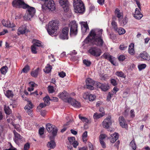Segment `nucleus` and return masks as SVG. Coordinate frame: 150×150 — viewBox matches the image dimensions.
<instances>
[{"label":"nucleus","instance_id":"nucleus-1","mask_svg":"<svg viewBox=\"0 0 150 150\" xmlns=\"http://www.w3.org/2000/svg\"><path fill=\"white\" fill-rule=\"evenodd\" d=\"M103 31L102 29H92L85 39L84 42L86 44L90 43L99 47H102L105 44L102 35Z\"/></svg>","mask_w":150,"mask_h":150},{"label":"nucleus","instance_id":"nucleus-2","mask_svg":"<svg viewBox=\"0 0 150 150\" xmlns=\"http://www.w3.org/2000/svg\"><path fill=\"white\" fill-rule=\"evenodd\" d=\"M12 4L14 7L16 8L27 9V12L24 16L20 14L18 16L17 15L15 19H20L23 18L24 19H31L35 14V9L25 4L23 0H15L13 1Z\"/></svg>","mask_w":150,"mask_h":150},{"label":"nucleus","instance_id":"nucleus-3","mask_svg":"<svg viewBox=\"0 0 150 150\" xmlns=\"http://www.w3.org/2000/svg\"><path fill=\"white\" fill-rule=\"evenodd\" d=\"M74 11L75 13L83 14L85 11L84 4L81 0H74L73 3Z\"/></svg>","mask_w":150,"mask_h":150},{"label":"nucleus","instance_id":"nucleus-4","mask_svg":"<svg viewBox=\"0 0 150 150\" xmlns=\"http://www.w3.org/2000/svg\"><path fill=\"white\" fill-rule=\"evenodd\" d=\"M59 24V21L57 20H53L49 22L47 27V31L49 35L54 36L56 33L58 28Z\"/></svg>","mask_w":150,"mask_h":150},{"label":"nucleus","instance_id":"nucleus-5","mask_svg":"<svg viewBox=\"0 0 150 150\" xmlns=\"http://www.w3.org/2000/svg\"><path fill=\"white\" fill-rule=\"evenodd\" d=\"M70 27V35L76 36L78 33V24L76 21H73L69 24Z\"/></svg>","mask_w":150,"mask_h":150},{"label":"nucleus","instance_id":"nucleus-6","mask_svg":"<svg viewBox=\"0 0 150 150\" xmlns=\"http://www.w3.org/2000/svg\"><path fill=\"white\" fill-rule=\"evenodd\" d=\"M88 52L90 55L96 57H99L102 53V51L100 49L96 47H91L88 50Z\"/></svg>","mask_w":150,"mask_h":150},{"label":"nucleus","instance_id":"nucleus-7","mask_svg":"<svg viewBox=\"0 0 150 150\" xmlns=\"http://www.w3.org/2000/svg\"><path fill=\"white\" fill-rule=\"evenodd\" d=\"M46 127L47 131L49 133L52 134L53 136L54 137L57 135L58 129L55 125L48 123L46 124Z\"/></svg>","mask_w":150,"mask_h":150},{"label":"nucleus","instance_id":"nucleus-8","mask_svg":"<svg viewBox=\"0 0 150 150\" xmlns=\"http://www.w3.org/2000/svg\"><path fill=\"white\" fill-rule=\"evenodd\" d=\"M112 124V122L111 120V117L110 116H108L106 118L103 122V125L104 128L108 129V131L110 132L112 131V129L110 128V126Z\"/></svg>","mask_w":150,"mask_h":150},{"label":"nucleus","instance_id":"nucleus-9","mask_svg":"<svg viewBox=\"0 0 150 150\" xmlns=\"http://www.w3.org/2000/svg\"><path fill=\"white\" fill-rule=\"evenodd\" d=\"M33 41V45L31 46V51L32 53L35 54L37 53L38 47H40L41 44L40 41L35 39H34Z\"/></svg>","mask_w":150,"mask_h":150},{"label":"nucleus","instance_id":"nucleus-10","mask_svg":"<svg viewBox=\"0 0 150 150\" xmlns=\"http://www.w3.org/2000/svg\"><path fill=\"white\" fill-rule=\"evenodd\" d=\"M13 133L14 134V141L16 144H20V143H21L23 141V137L18 134L15 130H13Z\"/></svg>","mask_w":150,"mask_h":150},{"label":"nucleus","instance_id":"nucleus-11","mask_svg":"<svg viewBox=\"0 0 150 150\" xmlns=\"http://www.w3.org/2000/svg\"><path fill=\"white\" fill-rule=\"evenodd\" d=\"M69 33V28L67 27L64 28L62 30V33L60 35V38L63 40L68 39Z\"/></svg>","mask_w":150,"mask_h":150},{"label":"nucleus","instance_id":"nucleus-12","mask_svg":"<svg viewBox=\"0 0 150 150\" xmlns=\"http://www.w3.org/2000/svg\"><path fill=\"white\" fill-rule=\"evenodd\" d=\"M59 2L65 12H67L69 10V4L68 0H59Z\"/></svg>","mask_w":150,"mask_h":150},{"label":"nucleus","instance_id":"nucleus-13","mask_svg":"<svg viewBox=\"0 0 150 150\" xmlns=\"http://www.w3.org/2000/svg\"><path fill=\"white\" fill-rule=\"evenodd\" d=\"M33 105L30 101H28L27 104L25 107L24 108L28 115L31 116H33V112L32 109L33 108Z\"/></svg>","mask_w":150,"mask_h":150},{"label":"nucleus","instance_id":"nucleus-14","mask_svg":"<svg viewBox=\"0 0 150 150\" xmlns=\"http://www.w3.org/2000/svg\"><path fill=\"white\" fill-rule=\"evenodd\" d=\"M67 101L69 103L71 104L75 108H79L81 107V105L80 103L71 98H68Z\"/></svg>","mask_w":150,"mask_h":150},{"label":"nucleus","instance_id":"nucleus-15","mask_svg":"<svg viewBox=\"0 0 150 150\" xmlns=\"http://www.w3.org/2000/svg\"><path fill=\"white\" fill-rule=\"evenodd\" d=\"M29 32V31L27 28V27L25 25H21L18 29L17 34L18 35L21 34H24Z\"/></svg>","mask_w":150,"mask_h":150},{"label":"nucleus","instance_id":"nucleus-16","mask_svg":"<svg viewBox=\"0 0 150 150\" xmlns=\"http://www.w3.org/2000/svg\"><path fill=\"white\" fill-rule=\"evenodd\" d=\"M102 57L106 59L109 60L112 64L115 65L114 60L115 57L112 56L110 55L109 54L106 53H105L101 56Z\"/></svg>","mask_w":150,"mask_h":150},{"label":"nucleus","instance_id":"nucleus-17","mask_svg":"<svg viewBox=\"0 0 150 150\" xmlns=\"http://www.w3.org/2000/svg\"><path fill=\"white\" fill-rule=\"evenodd\" d=\"M139 57L141 58L142 61H149L150 60V56L146 51L142 52L139 55Z\"/></svg>","mask_w":150,"mask_h":150},{"label":"nucleus","instance_id":"nucleus-18","mask_svg":"<svg viewBox=\"0 0 150 150\" xmlns=\"http://www.w3.org/2000/svg\"><path fill=\"white\" fill-rule=\"evenodd\" d=\"M118 120L119 124L122 128H126L127 127V125L126 123V120L124 117L122 116H120Z\"/></svg>","mask_w":150,"mask_h":150},{"label":"nucleus","instance_id":"nucleus-19","mask_svg":"<svg viewBox=\"0 0 150 150\" xmlns=\"http://www.w3.org/2000/svg\"><path fill=\"white\" fill-rule=\"evenodd\" d=\"M2 23L3 25L6 27L13 28L15 25L13 23H11L8 19H3L2 21Z\"/></svg>","mask_w":150,"mask_h":150},{"label":"nucleus","instance_id":"nucleus-20","mask_svg":"<svg viewBox=\"0 0 150 150\" xmlns=\"http://www.w3.org/2000/svg\"><path fill=\"white\" fill-rule=\"evenodd\" d=\"M81 30L82 32L85 33L89 30V28L87 22H83L81 23Z\"/></svg>","mask_w":150,"mask_h":150},{"label":"nucleus","instance_id":"nucleus-21","mask_svg":"<svg viewBox=\"0 0 150 150\" xmlns=\"http://www.w3.org/2000/svg\"><path fill=\"white\" fill-rule=\"evenodd\" d=\"M119 134L117 133H115L114 134H111L110 137V142L114 143L118 138Z\"/></svg>","mask_w":150,"mask_h":150},{"label":"nucleus","instance_id":"nucleus-22","mask_svg":"<svg viewBox=\"0 0 150 150\" xmlns=\"http://www.w3.org/2000/svg\"><path fill=\"white\" fill-rule=\"evenodd\" d=\"M68 96V94L65 91H64L62 93H59L58 95V97L64 101H65Z\"/></svg>","mask_w":150,"mask_h":150},{"label":"nucleus","instance_id":"nucleus-23","mask_svg":"<svg viewBox=\"0 0 150 150\" xmlns=\"http://www.w3.org/2000/svg\"><path fill=\"white\" fill-rule=\"evenodd\" d=\"M134 47V44L133 43H131L129 46L128 52L131 55H133L135 54Z\"/></svg>","mask_w":150,"mask_h":150},{"label":"nucleus","instance_id":"nucleus-24","mask_svg":"<svg viewBox=\"0 0 150 150\" xmlns=\"http://www.w3.org/2000/svg\"><path fill=\"white\" fill-rule=\"evenodd\" d=\"M143 16V14L139 11V9L136 8L135 9V13L134 15V18L136 19H141Z\"/></svg>","mask_w":150,"mask_h":150},{"label":"nucleus","instance_id":"nucleus-25","mask_svg":"<svg viewBox=\"0 0 150 150\" xmlns=\"http://www.w3.org/2000/svg\"><path fill=\"white\" fill-rule=\"evenodd\" d=\"M56 143L54 140H51L47 144V146L51 149H53L56 146Z\"/></svg>","mask_w":150,"mask_h":150},{"label":"nucleus","instance_id":"nucleus-26","mask_svg":"<svg viewBox=\"0 0 150 150\" xmlns=\"http://www.w3.org/2000/svg\"><path fill=\"white\" fill-rule=\"evenodd\" d=\"M52 68V66L49 64H47L45 68L43 69V71L45 73L48 74L51 71Z\"/></svg>","mask_w":150,"mask_h":150},{"label":"nucleus","instance_id":"nucleus-27","mask_svg":"<svg viewBox=\"0 0 150 150\" xmlns=\"http://www.w3.org/2000/svg\"><path fill=\"white\" fill-rule=\"evenodd\" d=\"M115 74L119 77L125 78L126 77V75L122 71H117L115 73Z\"/></svg>","mask_w":150,"mask_h":150},{"label":"nucleus","instance_id":"nucleus-28","mask_svg":"<svg viewBox=\"0 0 150 150\" xmlns=\"http://www.w3.org/2000/svg\"><path fill=\"white\" fill-rule=\"evenodd\" d=\"M39 70V68H38L35 70L32 71L31 73V76L35 78L37 77L38 74Z\"/></svg>","mask_w":150,"mask_h":150},{"label":"nucleus","instance_id":"nucleus-29","mask_svg":"<svg viewBox=\"0 0 150 150\" xmlns=\"http://www.w3.org/2000/svg\"><path fill=\"white\" fill-rule=\"evenodd\" d=\"M115 13L117 18H122V13L120 12V10L118 8H116L115 11Z\"/></svg>","mask_w":150,"mask_h":150},{"label":"nucleus","instance_id":"nucleus-30","mask_svg":"<svg viewBox=\"0 0 150 150\" xmlns=\"http://www.w3.org/2000/svg\"><path fill=\"white\" fill-rule=\"evenodd\" d=\"M105 115V113H98L97 112L95 113L93 117L94 119H97Z\"/></svg>","mask_w":150,"mask_h":150},{"label":"nucleus","instance_id":"nucleus-31","mask_svg":"<svg viewBox=\"0 0 150 150\" xmlns=\"http://www.w3.org/2000/svg\"><path fill=\"white\" fill-rule=\"evenodd\" d=\"M110 88V86L108 84L104 83L102 84L101 89L103 91H106Z\"/></svg>","mask_w":150,"mask_h":150},{"label":"nucleus","instance_id":"nucleus-32","mask_svg":"<svg viewBox=\"0 0 150 150\" xmlns=\"http://www.w3.org/2000/svg\"><path fill=\"white\" fill-rule=\"evenodd\" d=\"M86 84H90L94 85L95 83V81L90 78L86 79Z\"/></svg>","mask_w":150,"mask_h":150},{"label":"nucleus","instance_id":"nucleus-33","mask_svg":"<svg viewBox=\"0 0 150 150\" xmlns=\"http://www.w3.org/2000/svg\"><path fill=\"white\" fill-rule=\"evenodd\" d=\"M4 110L6 113L8 115H9L11 113V111L8 106L6 105L4 106Z\"/></svg>","mask_w":150,"mask_h":150},{"label":"nucleus","instance_id":"nucleus-34","mask_svg":"<svg viewBox=\"0 0 150 150\" xmlns=\"http://www.w3.org/2000/svg\"><path fill=\"white\" fill-rule=\"evenodd\" d=\"M8 68L6 66L3 67L0 69V71L2 74L5 75L7 71Z\"/></svg>","mask_w":150,"mask_h":150},{"label":"nucleus","instance_id":"nucleus-35","mask_svg":"<svg viewBox=\"0 0 150 150\" xmlns=\"http://www.w3.org/2000/svg\"><path fill=\"white\" fill-rule=\"evenodd\" d=\"M115 31L118 32L120 35L124 34L125 33V30L122 28H118Z\"/></svg>","mask_w":150,"mask_h":150},{"label":"nucleus","instance_id":"nucleus-36","mask_svg":"<svg viewBox=\"0 0 150 150\" xmlns=\"http://www.w3.org/2000/svg\"><path fill=\"white\" fill-rule=\"evenodd\" d=\"M130 146L132 148V150H135L136 148V144L134 139H133L130 143Z\"/></svg>","mask_w":150,"mask_h":150},{"label":"nucleus","instance_id":"nucleus-37","mask_svg":"<svg viewBox=\"0 0 150 150\" xmlns=\"http://www.w3.org/2000/svg\"><path fill=\"white\" fill-rule=\"evenodd\" d=\"M43 100L44 101V103L49 105L50 104L49 100H50V97L48 96H47L43 98Z\"/></svg>","mask_w":150,"mask_h":150},{"label":"nucleus","instance_id":"nucleus-38","mask_svg":"<svg viewBox=\"0 0 150 150\" xmlns=\"http://www.w3.org/2000/svg\"><path fill=\"white\" fill-rule=\"evenodd\" d=\"M127 22V19H119L120 24L122 26H123L126 25Z\"/></svg>","mask_w":150,"mask_h":150},{"label":"nucleus","instance_id":"nucleus-39","mask_svg":"<svg viewBox=\"0 0 150 150\" xmlns=\"http://www.w3.org/2000/svg\"><path fill=\"white\" fill-rule=\"evenodd\" d=\"M5 95L8 98H12L13 96L12 91L9 90L7 91H6Z\"/></svg>","mask_w":150,"mask_h":150},{"label":"nucleus","instance_id":"nucleus-40","mask_svg":"<svg viewBox=\"0 0 150 150\" xmlns=\"http://www.w3.org/2000/svg\"><path fill=\"white\" fill-rule=\"evenodd\" d=\"M112 26V28L114 29L115 31L117 30L118 28L117 23L114 21H112L111 23Z\"/></svg>","mask_w":150,"mask_h":150},{"label":"nucleus","instance_id":"nucleus-41","mask_svg":"<svg viewBox=\"0 0 150 150\" xmlns=\"http://www.w3.org/2000/svg\"><path fill=\"white\" fill-rule=\"evenodd\" d=\"M79 118L83 122H85L86 123H88V120L86 118L83 117L80 115H79Z\"/></svg>","mask_w":150,"mask_h":150},{"label":"nucleus","instance_id":"nucleus-42","mask_svg":"<svg viewBox=\"0 0 150 150\" xmlns=\"http://www.w3.org/2000/svg\"><path fill=\"white\" fill-rule=\"evenodd\" d=\"M83 63L87 67L90 66L91 64L90 61L86 59H84L83 60Z\"/></svg>","mask_w":150,"mask_h":150},{"label":"nucleus","instance_id":"nucleus-43","mask_svg":"<svg viewBox=\"0 0 150 150\" xmlns=\"http://www.w3.org/2000/svg\"><path fill=\"white\" fill-rule=\"evenodd\" d=\"M146 66V65L144 64H139L138 65V68L139 71L145 69Z\"/></svg>","mask_w":150,"mask_h":150},{"label":"nucleus","instance_id":"nucleus-44","mask_svg":"<svg viewBox=\"0 0 150 150\" xmlns=\"http://www.w3.org/2000/svg\"><path fill=\"white\" fill-rule=\"evenodd\" d=\"M118 59L120 61H123L126 59V56L123 54L120 55L118 57Z\"/></svg>","mask_w":150,"mask_h":150},{"label":"nucleus","instance_id":"nucleus-45","mask_svg":"<svg viewBox=\"0 0 150 150\" xmlns=\"http://www.w3.org/2000/svg\"><path fill=\"white\" fill-rule=\"evenodd\" d=\"M48 90L50 93H52L54 92V87L52 86H49L47 87Z\"/></svg>","mask_w":150,"mask_h":150},{"label":"nucleus","instance_id":"nucleus-46","mask_svg":"<svg viewBox=\"0 0 150 150\" xmlns=\"http://www.w3.org/2000/svg\"><path fill=\"white\" fill-rule=\"evenodd\" d=\"M29 67L28 65H26L22 69V71L24 73H27L29 70Z\"/></svg>","mask_w":150,"mask_h":150},{"label":"nucleus","instance_id":"nucleus-47","mask_svg":"<svg viewBox=\"0 0 150 150\" xmlns=\"http://www.w3.org/2000/svg\"><path fill=\"white\" fill-rule=\"evenodd\" d=\"M47 105L44 103H40L39 105L37 107V109L38 110V109H39L40 110L41 108L45 107Z\"/></svg>","mask_w":150,"mask_h":150},{"label":"nucleus","instance_id":"nucleus-48","mask_svg":"<svg viewBox=\"0 0 150 150\" xmlns=\"http://www.w3.org/2000/svg\"><path fill=\"white\" fill-rule=\"evenodd\" d=\"M106 137V135L104 134H101L99 136V141H103Z\"/></svg>","mask_w":150,"mask_h":150},{"label":"nucleus","instance_id":"nucleus-49","mask_svg":"<svg viewBox=\"0 0 150 150\" xmlns=\"http://www.w3.org/2000/svg\"><path fill=\"white\" fill-rule=\"evenodd\" d=\"M30 144L29 143H26L24 145V150H28L30 148Z\"/></svg>","mask_w":150,"mask_h":150},{"label":"nucleus","instance_id":"nucleus-50","mask_svg":"<svg viewBox=\"0 0 150 150\" xmlns=\"http://www.w3.org/2000/svg\"><path fill=\"white\" fill-rule=\"evenodd\" d=\"M68 139L70 144H72L75 141V138L74 137H69Z\"/></svg>","mask_w":150,"mask_h":150},{"label":"nucleus","instance_id":"nucleus-51","mask_svg":"<svg viewBox=\"0 0 150 150\" xmlns=\"http://www.w3.org/2000/svg\"><path fill=\"white\" fill-rule=\"evenodd\" d=\"M96 96L93 94H90L89 95L88 99L90 101H93L95 99Z\"/></svg>","mask_w":150,"mask_h":150},{"label":"nucleus","instance_id":"nucleus-52","mask_svg":"<svg viewBox=\"0 0 150 150\" xmlns=\"http://www.w3.org/2000/svg\"><path fill=\"white\" fill-rule=\"evenodd\" d=\"M119 48L121 50H124L127 49V46H125L123 44H121Z\"/></svg>","mask_w":150,"mask_h":150},{"label":"nucleus","instance_id":"nucleus-53","mask_svg":"<svg viewBox=\"0 0 150 150\" xmlns=\"http://www.w3.org/2000/svg\"><path fill=\"white\" fill-rule=\"evenodd\" d=\"M58 75L60 77L62 78H64L66 76V73L63 71L59 72Z\"/></svg>","mask_w":150,"mask_h":150},{"label":"nucleus","instance_id":"nucleus-54","mask_svg":"<svg viewBox=\"0 0 150 150\" xmlns=\"http://www.w3.org/2000/svg\"><path fill=\"white\" fill-rule=\"evenodd\" d=\"M44 132V128L42 127L40 128L39 131V134L40 135L43 134Z\"/></svg>","mask_w":150,"mask_h":150},{"label":"nucleus","instance_id":"nucleus-55","mask_svg":"<svg viewBox=\"0 0 150 150\" xmlns=\"http://www.w3.org/2000/svg\"><path fill=\"white\" fill-rule=\"evenodd\" d=\"M110 82L112 85L114 86H116L117 84L116 81L114 79H111L110 80Z\"/></svg>","mask_w":150,"mask_h":150},{"label":"nucleus","instance_id":"nucleus-56","mask_svg":"<svg viewBox=\"0 0 150 150\" xmlns=\"http://www.w3.org/2000/svg\"><path fill=\"white\" fill-rule=\"evenodd\" d=\"M89 95L88 93H85L83 95V97L85 99H88L89 98Z\"/></svg>","mask_w":150,"mask_h":150},{"label":"nucleus","instance_id":"nucleus-57","mask_svg":"<svg viewBox=\"0 0 150 150\" xmlns=\"http://www.w3.org/2000/svg\"><path fill=\"white\" fill-rule=\"evenodd\" d=\"M8 33V31L6 29H4L3 31L0 32V36L4 35L5 34Z\"/></svg>","mask_w":150,"mask_h":150},{"label":"nucleus","instance_id":"nucleus-58","mask_svg":"<svg viewBox=\"0 0 150 150\" xmlns=\"http://www.w3.org/2000/svg\"><path fill=\"white\" fill-rule=\"evenodd\" d=\"M29 84L30 85V86L31 87V88H34V87L37 86V85L33 82H30L29 83Z\"/></svg>","mask_w":150,"mask_h":150},{"label":"nucleus","instance_id":"nucleus-59","mask_svg":"<svg viewBox=\"0 0 150 150\" xmlns=\"http://www.w3.org/2000/svg\"><path fill=\"white\" fill-rule=\"evenodd\" d=\"M93 85L90 84H86V88L88 89H90L91 90H93L94 88L93 86Z\"/></svg>","mask_w":150,"mask_h":150},{"label":"nucleus","instance_id":"nucleus-60","mask_svg":"<svg viewBox=\"0 0 150 150\" xmlns=\"http://www.w3.org/2000/svg\"><path fill=\"white\" fill-rule=\"evenodd\" d=\"M100 143L102 146V147L103 148H106V145L105 142H104L103 141H102L101 140V141H99Z\"/></svg>","mask_w":150,"mask_h":150},{"label":"nucleus","instance_id":"nucleus-61","mask_svg":"<svg viewBox=\"0 0 150 150\" xmlns=\"http://www.w3.org/2000/svg\"><path fill=\"white\" fill-rule=\"evenodd\" d=\"M134 110H130V116L132 118L135 117Z\"/></svg>","mask_w":150,"mask_h":150},{"label":"nucleus","instance_id":"nucleus-62","mask_svg":"<svg viewBox=\"0 0 150 150\" xmlns=\"http://www.w3.org/2000/svg\"><path fill=\"white\" fill-rule=\"evenodd\" d=\"M102 83L100 82H97L96 83V86L98 88H99L101 89L102 86Z\"/></svg>","mask_w":150,"mask_h":150},{"label":"nucleus","instance_id":"nucleus-63","mask_svg":"<svg viewBox=\"0 0 150 150\" xmlns=\"http://www.w3.org/2000/svg\"><path fill=\"white\" fill-rule=\"evenodd\" d=\"M104 0H97L98 3L100 5H103L104 3Z\"/></svg>","mask_w":150,"mask_h":150},{"label":"nucleus","instance_id":"nucleus-64","mask_svg":"<svg viewBox=\"0 0 150 150\" xmlns=\"http://www.w3.org/2000/svg\"><path fill=\"white\" fill-rule=\"evenodd\" d=\"M95 9V7L94 5H91L89 7L90 11H92L94 10Z\"/></svg>","mask_w":150,"mask_h":150}]
</instances>
